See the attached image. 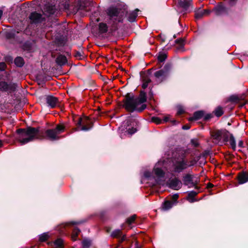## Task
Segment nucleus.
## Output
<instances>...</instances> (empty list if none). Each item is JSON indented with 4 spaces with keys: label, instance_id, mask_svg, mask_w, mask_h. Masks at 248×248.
<instances>
[{
    "label": "nucleus",
    "instance_id": "9b49d317",
    "mask_svg": "<svg viewBox=\"0 0 248 248\" xmlns=\"http://www.w3.org/2000/svg\"><path fill=\"white\" fill-rule=\"evenodd\" d=\"M170 68V66L169 65H166L164 67V69H165L166 70L161 69L154 73L156 82L160 83L166 78L167 76V71L169 70Z\"/></svg>",
    "mask_w": 248,
    "mask_h": 248
},
{
    "label": "nucleus",
    "instance_id": "a211bd4d",
    "mask_svg": "<svg viewBox=\"0 0 248 248\" xmlns=\"http://www.w3.org/2000/svg\"><path fill=\"white\" fill-rule=\"evenodd\" d=\"M232 149L234 151L236 150V141L233 135L229 132L228 141Z\"/></svg>",
    "mask_w": 248,
    "mask_h": 248
},
{
    "label": "nucleus",
    "instance_id": "13d9d810",
    "mask_svg": "<svg viewBox=\"0 0 248 248\" xmlns=\"http://www.w3.org/2000/svg\"><path fill=\"white\" fill-rule=\"evenodd\" d=\"M197 18H199V17H200L201 16H196Z\"/></svg>",
    "mask_w": 248,
    "mask_h": 248
},
{
    "label": "nucleus",
    "instance_id": "5fc2aeb1",
    "mask_svg": "<svg viewBox=\"0 0 248 248\" xmlns=\"http://www.w3.org/2000/svg\"><path fill=\"white\" fill-rule=\"evenodd\" d=\"M80 223H81V222H72V224H80Z\"/></svg>",
    "mask_w": 248,
    "mask_h": 248
},
{
    "label": "nucleus",
    "instance_id": "c03bdc74",
    "mask_svg": "<svg viewBox=\"0 0 248 248\" xmlns=\"http://www.w3.org/2000/svg\"><path fill=\"white\" fill-rule=\"evenodd\" d=\"M191 142L195 147H197L199 145V143L197 140L194 139L191 140Z\"/></svg>",
    "mask_w": 248,
    "mask_h": 248
},
{
    "label": "nucleus",
    "instance_id": "a878e982",
    "mask_svg": "<svg viewBox=\"0 0 248 248\" xmlns=\"http://www.w3.org/2000/svg\"><path fill=\"white\" fill-rule=\"evenodd\" d=\"M214 112L215 115L218 117L221 116L223 113L222 108L220 107L217 108Z\"/></svg>",
    "mask_w": 248,
    "mask_h": 248
},
{
    "label": "nucleus",
    "instance_id": "e433bc0d",
    "mask_svg": "<svg viewBox=\"0 0 248 248\" xmlns=\"http://www.w3.org/2000/svg\"><path fill=\"white\" fill-rule=\"evenodd\" d=\"M118 238L119 239V242L120 243L123 242L124 241L127 240L126 235L123 234V233L122 235L121 236H119V237H118Z\"/></svg>",
    "mask_w": 248,
    "mask_h": 248
},
{
    "label": "nucleus",
    "instance_id": "de8ad7c7",
    "mask_svg": "<svg viewBox=\"0 0 248 248\" xmlns=\"http://www.w3.org/2000/svg\"><path fill=\"white\" fill-rule=\"evenodd\" d=\"M238 146L240 148H243V141L241 140H239L238 141Z\"/></svg>",
    "mask_w": 248,
    "mask_h": 248
},
{
    "label": "nucleus",
    "instance_id": "5701e85b",
    "mask_svg": "<svg viewBox=\"0 0 248 248\" xmlns=\"http://www.w3.org/2000/svg\"><path fill=\"white\" fill-rule=\"evenodd\" d=\"M203 112L202 111H198L194 113L193 117L191 118V120H199L201 119L203 116Z\"/></svg>",
    "mask_w": 248,
    "mask_h": 248
},
{
    "label": "nucleus",
    "instance_id": "09e8293b",
    "mask_svg": "<svg viewBox=\"0 0 248 248\" xmlns=\"http://www.w3.org/2000/svg\"><path fill=\"white\" fill-rule=\"evenodd\" d=\"M212 117V115L211 114H207L205 117H204V119L205 120H207V119H209L210 118H211Z\"/></svg>",
    "mask_w": 248,
    "mask_h": 248
},
{
    "label": "nucleus",
    "instance_id": "ea45409f",
    "mask_svg": "<svg viewBox=\"0 0 248 248\" xmlns=\"http://www.w3.org/2000/svg\"><path fill=\"white\" fill-rule=\"evenodd\" d=\"M127 131L128 134L132 135L136 132L137 129L135 128L132 127L131 128H129Z\"/></svg>",
    "mask_w": 248,
    "mask_h": 248
},
{
    "label": "nucleus",
    "instance_id": "2eb2a0df",
    "mask_svg": "<svg viewBox=\"0 0 248 248\" xmlns=\"http://www.w3.org/2000/svg\"><path fill=\"white\" fill-rule=\"evenodd\" d=\"M46 101L48 106L52 108L55 107L58 103V98L53 96H47Z\"/></svg>",
    "mask_w": 248,
    "mask_h": 248
},
{
    "label": "nucleus",
    "instance_id": "f257e3e1",
    "mask_svg": "<svg viewBox=\"0 0 248 248\" xmlns=\"http://www.w3.org/2000/svg\"><path fill=\"white\" fill-rule=\"evenodd\" d=\"M93 20L97 23L98 32L103 34L107 32H112L120 27L123 22L124 16H93ZM93 20V18L92 19Z\"/></svg>",
    "mask_w": 248,
    "mask_h": 248
},
{
    "label": "nucleus",
    "instance_id": "39448f33",
    "mask_svg": "<svg viewBox=\"0 0 248 248\" xmlns=\"http://www.w3.org/2000/svg\"><path fill=\"white\" fill-rule=\"evenodd\" d=\"M162 164V162H158L156 163L154 167L152 172L149 171H145L144 173V177L148 180L153 181V185L160 184V182L162 181L164 178L165 172L160 167V165Z\"/></svg>",
    "mask_w": 248,
    "mask_h": 248
},
{
    "label": "nucleus",
    "instance_id": "0eeeda50",
    "mask_svg": "<svg viewBox=\"0 0 248 248\" xmlns=\"http://www.w3.org/2000/svg\"><path fill=\"white\" fill-rule=\"evenodd\" d=\"M76 124L77 127L75 128L76 131H87L90 130L93 127V122L87 117H78Z\"/></svg>",
    "mask_w": 248,
    "mask_h": 248
},
{
    "label": "nucleus",
    "instance_id": "864d4df0",
    "mask_svg": "<svg viewBox=\"0 0 248 248\" xmlns=\"http://www.w3.org/2000/svg\"><path fill=\"white\" fill-rule=\"evenodd\" d=\"M169 121V118L168 117H166L164 118V121L166 122H168Z\"/></svg>",
    "mask_w": 248,
    "mask_h": 248
},
{
    "label": "nucleus",
    "instance_id": "393cba45",
    "mask_svg": "<svg viewBox=\"0 0 248 248\" xmlns=\"http://www.w3.org/2000/svg\"><path fill=\"white\" fill-rule=\"evenodd\" d=\"M122 235V232L121 230L117 229L113 231L111 233V236L112 237L118 238L119 236H121Z\"/></svg>",
    "mask_w": 248,
    "mask_h": 248
},
{
    "label": "nucleus",
    "instance_id": "aec40b11",
    "mask_svg": "<svg viewBox=\"0 0 248 248\" xmlns=\"http://www.w3.org/2000/svg\"><path fill=\"white\" fill-rule=\"evenodd\" d=\"M173 206V203L169 201H166L163 202L162 205V209L167 211L170 209Z\"/></svg>",
    "mask_w": 248,
    "mask_h": 248
},
{
    "label": "nucleus",
    "instance_id": "72a5a7b5",
    "mask_svg": "<svg viewBox=\"0 0 248 248\" xmlns=\"http://www.w3.org/2000/svg\"><path fill=\"white\" fill-rule=\"evenodd\" d=\"M152 122L156 123V124H160L162 123V120L157 117H153L152 118Z\"/></svg>",
    "mask_w": 248,
    "mask_h": 248
},
{
    "label": "nucleus",
    "instance_id": "6e6d98bb",
    "mask_svg": "<svg viewBox=\"0 0 248 248\" xmlns=\"http://www.w3.org/2000/svg\"><path fill=\"white\" fill-rule=\"evenodd\" d=\"M35 17V16H30V19H31V20H32V19H33V17Z\"/></svg>",
    "mask_w": 248,
    "mask_h": 248
},
{
    "label": "nucleus",
    "instance_id": "423d86ee",
    "mask_svg": "<svg viewBox=\"0 0 248 248\" xmlns=\"http://www.w3.org/2000/svg\"><path fill=\"white\" fill-rule=\"evenodd\" d=\"M229 131L218 130L211 133L213 142L216 144H222L228 141Z\"/></svg>",
    "mask_w": 248,
    "mask_h": 248
},
{
    "label": "nucleus",
    "instance_id": "7ed1b4c3",
    "mask_svg": "<svg viewBox=\"0 0 248 248\" xmlns=\"http://www.w3.org/2000/svg\"><path fill=\"white\" fill-rule=\"evenodd\" d=\"M17 132L18 134L17 140L22 145L35 140L42 139L44 137L40 133L39 128L28 127L26 129H19Z\"/></svg>",
    "mask_w": 248,
    "mask_h": 248
},
{
    "label": "nucleus",
    "instance_id": "412c9836",
    "mask_svg": "<svg viewBox=\"0 0 248 248\" xmlns=\"http://www.w3.org/2000/svg\"><path fill=\"white\" fill-rule=\"evenodd\" d=\"M18 32V31H16V30H14L8 31L5 32V37L7 39L14 38L15 37L16 33Z\"/></svg>",
    "mask_w": 248,
    "mask_h": 248
},
{
    "label": "nucleus",
    "instance_id": "f8f14e48",
    "mask_svg": "<svg viewBox=\"0 0 248 248\" xmlns=\"http://www.w3.org/2000/svg\"><path fill=\"white\" fill-rule=\"evenodd\" d=\"M124 9L122 8L121 5H117L116 6H112L109 8L108 10V16H118L121 14L120 16H122V14H124Z\"/></svg>",
    "mask_w": 248,
    "mask_h": 248
},
{
    "label": "nucleus",
    "instance_id": "58836bf2",
    "mask_svg": "<svg viewBox=\"0 0 248 248\" xmlns=\"http://www.w3.org/2000/svg\"><path fill=\"white\" fill-rule=\"evenodd\" d=\"M188 167L193 166L195 165L197 163V160L195 159H193L189 161H188Z\"/></svg>",
    "mask_w": 248,
    "mask_h": 248
},
{
    "label": "nucleus",
    "instance_id": "c85d7f7f",
    "mask_svg": "<svg viewBox=\"0 0 248 248\" xmlns=\"http://www.w3.org/2000/svg\"><path fill=\"white\" fill-rule=\"evenodd\" d=\"M54 244L56 247L58 248H62L63 245V240L60 238L58 239L55 241Z\"/></svg>",
    "mask_w": 248,
    "mask_h": 248
},
{
    "label": "nucleus",
    "instance_id": "603ef678",
    "mask_svg": "<svg viewBox=\"0 0 248 248\" xmlns=\"http://www.w3.org/2000/svg\"><path fill=\"white\" fill-rule=\"evenodd\" d=\"M30 16H41L40 14H38L37 13H32Z\"/></svg>",
    "mask_w": 248,
    "mask_h": 248
},
{
    "label": "nucleus",
    "instance_id": "2f4dec72",
    "mask_svg": "<svg viewBox=\"0 0 248 248\" xmlns=\"http://www.w3.org/2000/svg\"><path fill=\"white\" fill-rule=\"evenodd\" d=\"M151 82V80L148 78H145L143 79L142 87L143 89H145L147 87L148 84Z\"/></svg>",
    "mask_w": 248,
    "mask_h": 248
},
{
    "label": "nucleus",
    "instance_id": "ddd939ff",
    "mask_svg": "<svg viewBox=\"0 0 248 248\" xmlns=\"http://www.w3.org/2000/svg\"><path fill=\"white\" fill-rule=\"evenodd\" d=\"M16 85L15 83H8L5 81L0 82V91L11 92L14 91L16 90Z\"/></svg>",
    "mask_w": 248,
    "mask_h": 248
},
{
    "label": "nucleus",
    "instance_id": "1a4fd4ad",
    "mask_svg": "<svg viewBox=\"0 0 248 248\" xmlns=\"http://www.w3.org/2000/svg\"><path fill=\"white\" fill-rule=\"evenodd\" d=\"M57 1L55 0L50 1H46L44 4L42 11L44 13L53 15L56 11L59 9L58 6L57 5Z\"/></svg>",
    "mask_w": 248,
    "mask_h": 248
},
{
    "label": "nucleus",
    "instance_id": "4d7b16f0",
    "mask_svg": "<svg viewBox=\"0 0 248 248\" xmlns=\"http://www.w3.org/2000/svg\"><path fill=\"white\" fill-rule=\"evenodd\" d=\"M2 145L1 140H0V147H1Z\"/></svg>",
    "mask_w": 248,
    "mask_h": 248
},
{
    "label": "nucleus",
    "instance_id": "37998d69",
    "mask_svg": "<svg viewBox=\"0 0 248 248\" xmlns=\"http://www.w3.org/2000/svg\"><path fill=\"white\" fill-rule=\"evenodd\" d=\"M6 67V64L4 62H0V71H4Z\"/></svg>",
    "mask_w": 248,
    "mask_h": 248
},
{
    "label": "nucleus",
    "instance_id": "f03ea898",
    "mask_svg": "<svg viewBox=\"0 0 248 248\" xmlns=\"http://www.w3.org/2000/svg\"><path fill=\"white\" fill-rule=\"evenodd\" d=\"M146 94L144 92H141L138 97L127 93L124 100V108L128 111L140 112L146 108L144 103L146 101Z\"/></svg>",
    "mask_w": 248,
    "mask_h": 248
},
{
    "label": "nucleus",
    "instance_id": "b1692460",
    "mask_svg": "<svg viewBox=\"0 0 248 248\" xmlns=\"http://www.w3.org/2000/svg\"><path fill=\"white\" fill-rule=\"evenodd\" d=\"M184 184L186 185H187L189 183L193 184L192 177L191 175L188 174H186L184 177Z\"/></svg>",
    "mask_w": 248,
    "mask_h": 248
},
{
    "label": "nucleus",
    "instance_id": "a19ab883",
    "mask_svg": "<svg viewBox=\"0 0 248 248\" xmlns=\"http://www.w3.org/2000/svg\"><path fill=\"white\" fill-rule=\"evenodd\" d=\"M184 112V110L182 107H178L177 108V114L179 115L182 114Z\"/></svg>",
    "mask_w": 248,
    "mask_h": 248
},
{
    "label": "nucleus",
    "instance_id": "6e6552de",
    "mask_svg": "<svg viewBox=\"0 0 248 248\" xmlns=\"http://www.w3.org/2000/svg\"><path fill=\"white\" fill-rule=\"evenodd\" d=\"M64 126L62 125H58L55 129H47L46 131V137L50 140H58L60 137L59 135L63 132Z\"/></svg>",
    "mask_w": 248,
    "mask_h": 248
},
{
    "label": "nucleus",
    "instance_id": "3c124183",
    "mask_svg": "<svg viewBox=\"0 0 248 248\" xmlns=\"http://www.w3.org/2000/svg\"><path fill=\"white\" fill-rule=\"evenodd\" d=\"M189 128V126H186V125H184L183 126V129H185V130H187Z\"/></svg>",
    "mask_w": 248,
    "mask_h": 248
},
{
    "label": "nucleus",
    "instance_id": "f704fd0d",
    "mask_svg": "<svg viewBox=\"0 0 248 248\" xmlns=\"http://www.w3.org/2000/svg\"><path fill=\"white\" fill-rule=\"evenodd\" d=\"M7 11V9H6L5 7L2 6V7H0V16H2V15L3 14L5 15L8 14Z\"/></svg>",
    "mask_w": 248,
    "mask_h": 248
},
{
    "label": "nucleus",
    "instance_id": "6ab92c4d",
    "mask_svg": "<svg viewBox=\"0 0 248 248\" xmlns=\"http://www.w3.org/2000/svg\"><path fill=\"white\" fill-rule=\"evenodd\" d=\"M56 62L58 65L62 66L67 62V59L65 56L60 55L57 58Z\"/></svg>",
    "mask_w": 248,
    "mask_h": 248
},
{
    "label": "nucleus",
    "instance_id": "a18cd8bd",
    "mask_svg": "<svg viewBox=\"0 0 248 248\" xmlns=\"http://www.w3.org/2000/svg\"><path fill=\"white\" fill-rule=\"evenodd\" d=\"M175 42L176 43H178V44H180L181 45H182L183 44L184 40L183 39H182V38H179V39H177L175 41Z\"/></svg>",
    "mask_w": 248,
    "mask_h": 248
},
{
    "label": "nucleus",
    "instance_id": "20e7f679",
    "mask_svg": "<svg viewBox=\"0 0 248 248\" xmlns=\"http://www.w3.org/2000/svg\"><path fill=\"white\" fill-rule=\"evenodd\" d=\"M186 153L184 150H179L177 156L173 157L172 161V171L174 173H180L188 167L187 160L186 158Z\"/></svg>",
    "mask_w": 248,
    "mask_h": 248
},
{
    "label": "nucleus",
    "instance_id": "bf43d9fd",
    "mask_svg": "<svg viewBox=\"0 0 248 248\" xmlns=\"http://www.w3.org/2000/svg\"><path fill=\"white\" fill-rule=\"evenodd\" d=\"M10 60H12V58H9Z\"/></svg>",
    "mask_w": 248,
    "mask_h": 248
},
{
    "label": "nucleus",
    "instance_id": "f3484780",
    "mask_svg": "<svg viewBox=\"0 0 248 248\" xmlns=\"http://www.w3.org/2000/svg\"><path fill=\"white\" fill-rule=\"evenodd\" d=\"M238 180L240 184H243L248 182V174L245 172L239 173L238 176Z\"/></svg>",
    "mask_w": 248,
    "mask_h": 248
},
{
    "label": "nucleus",
    "instance_id": "bb28decb",
    "mask_svg": "<svg viewBox=\"0 0 248 248\" xmlns=\"http://www.w3.org/2000/svg\"><path fill=\"white\" fill-rule=\"evenodd\" d=\"M80 232V230L78 228H75L73 231L72 238L74 241H75L77 239V237Z\"/></svg>",
    "mask_w": 248,
    "mask_h": 248
},
{
    "label": "nucleus",
    "instance_id": "c9c22d12",
    "mask_svg": "<svg viewBox=\"0 0 248 248\" xmlns=\"http://www.w3.org/2000/svg\"><path fill=\"white\" fill-rule=\"evenodd\" d=\"M126 20L130 22H134L136 20L137 16H124Z\"/></svg>",
    "mask_w": 248,
    "mask_h": 248
},
{
    "label": "nucleus",
    "instance_id": "79ce46f5",
    "mask_svg": "<svg viewBox=\"0 0 248 248\" xmlns=\"http://www.w3.org/2000/svg\"><path fill=\"white\" fill-rule=\"evenodd\" d=\"M140 12V11L138 9H136L132 12L131 16H137L138 14H140V13H139Z\"/></svg>",
    "mask_w": 248,
    "mask_h": 248
},
{
    "label": "nucleus",
    "instance_id": "dca6fc26",
    "mask_svg": "<svg viewBox=\"0 0 248 248\" xmlns=\"http://www.w3.org/2000/svg\"><path fill=\"white\" fill-rule=\"evenodd\" d=\"M195 16H207L211 14V11L200 7L195 10Z\"/></svg>",
    "mask_w": 248,
    "mask_h": 248
},
{
    "label": "nucleus",
    "instance_id": "7c9ffc66",
    "mask_svg": "<svg viewBox=\"0 0 248 248\" xmlns=\"http://www.w3.org/2000/svg\"><path fill=\"white\" fill-rule=\"evenodd\" d=\"M83 248H89L91 244V242L88 239H84L82 241Z\"/></svg>",
    "mask_w": 248,
    "mask_h": 248
},
{
    "label": "nucleus",
    "instance_id": "9d476101",
    "mask_svg": "<svg viewBox=\"0 0 248 248\" xmlns=\"http://www.w3.org/2000/svg\"><path fill=\"white\" fill-rule=\"evenodd\" d=\"M178 3L185 14L189 13L192 9V0H178Z\"/></svg>",
    "mask_w": 248,
    "mask_h": 248
},
{
    "label": "nucleus",
    "instance_id": "cd10ccee",
    "mask_svg": "<svg viewBox=\"0 0 248 248\" xmlns=\"http://www.w3.org/2000/svg\"><path fill=\"white\" fill-rule=\"evenodd\" d=\"M166 58L167 55L165 53H159L157 57L158 61L160 62H164Z\"/></svg>",
    "mask_w": 248,
    "mask_h": 248
},
{
    "label": "nucleus",
    "instance_id": "49530a36",
    "mask_svg": "<svg viewBox=\"0 0 248 248\" xmlns=\"http://www.w3.org/2000/svg\"><path fill=\"white\" fill-rule=\"evenodd\" d=\"M178 197H179V195L178 194H175L173 195V196L172 197V199L174 201V202H175L177 201V199L178 198Z\"/></svg>",
    "mask_w": 248,
    "mask_h": 248
},
{
    "label": "nucleus",
    "instance_id": "473e14b6",
    "mask_svg": "<svg viewBox=\"0 0 248 248\" xmlns=\"http://www.w3.org/2000/svg\"><path fill=\"white\" fill-rule=\"evenodd\" d=\"M136 217V216L135 215L131 216L127 219L126 222L129 224H132L135 221Z\"/></svg>",
    "mask_w": 248,
    "mask_h": 248
},
{
    "label": "nucleus",
    "instance_id": "8fccbe9b",
    "mask_svg": "<svg viewBox=\"0 0 248 248\" xmlns=\"http://www.w3.org/2000/svg\"><path fill=\"white\" fill-rule=\"evenodd\" d=\"M188 201L190 202H193L195 201H196V200L194 199L193 198H189L188 199Z\"/></svg>",
    "mask_w": 248,
    "mask_h": 248
},
{
    "label": "nucleus",
    "instance_id": "4be33fe9",
    "mask_svg": "<svg viewBox=\"0 0 248 248\" xmlns=\"http://www.w3.org/2000/svg\"><path fill=\"white\" fill-rule=\"evenodd\" d=\"M15 63L18 67H22L24 64V61L22 57H18L15 59Z\"/></svg>",
    "mask_w": 248,
    "mask_h": 248
},
{
    "label": "nucleus",
    "instance_id": "4468645a",
    "mask_svg": "<svg viewBox=\"0 0 248 248\" xmlns=\"http://www.w3.org/2000/svg\"><path fill=\"white\" fill-rule=\"evenodd\" d=\"M182 186V182L177 178H174L170 180L169 182V186L174 190H179Z\"/></svg>",
    "mask_w": 248,
    "mask_h": 248
},
{
    "label": "nucleus",
    "instance_id": "c756f323",
    "mask_svg": "<svg viewBox=\"0 0 248 248\" xmlns=\"http://www.w3.org/2000/svg\"><path fill=\"white\" fill-rule=\"evenodd\" d=\"M48 236L47 233H44L39 236V240L41 242L46 241L48 239Z\"/></svg>",
    "mask_w": 248,
    "mask_h": 248
},
{
    "label": "nucleus",
    "instance_id": "4c0bfd02",
    "mask_svg": "<svg viewBox=\"0 0 248 248\" xmlns=\"http://www.w3.org/2000/svg\"><path fill=\"white\" fill-rule=\"evenodd\" d=\"M198 193V192H196L194 191H190L188 193V197H189V198H194L195 196H196L197 195Z\"/></svg>",
    "mask_w": 248,
    "mask_h": 248
}]
</instances>
